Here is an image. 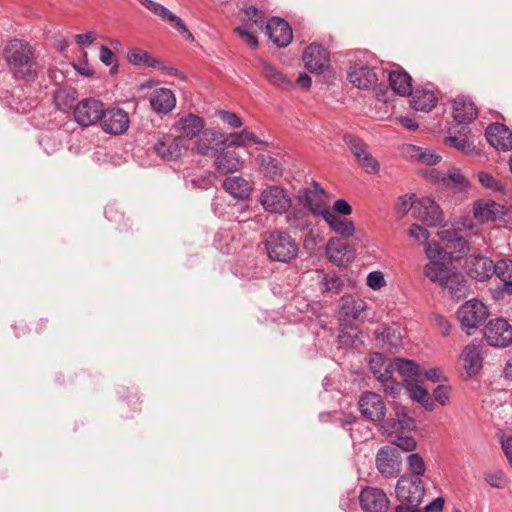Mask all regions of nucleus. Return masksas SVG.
I'll use <instances>...</instances> for the list:
<instances>
[{
	"instance_id": "obj_1",
	"label": "nucleus",
	"mask_w": 512,
	"mask_h": 512,
	"mask_svg": "<svg viewBox=\"0 0 512 512\" xmlns=\"http://www.w3.org/2000/svg\"><path fill=\"white\" fill-rule=\"evenodd\" d=\"M3 57L12 78L16 81L34 82L43 70L35 48L23 39L8 40L3 47Z\"/></svg>"
},
{
	"instance_id": "obj_2",
	"label": "nucleus",
	"mask_w": 512,
	"mask_h": 512,
	"mask_svg": "<svg viewBox=\"0 0 512 512\" xmlns=\"http://www.w3.org/2000/svg\"><path fill=\"white\" fill-rule=\"evenodd\" d=\"M453 259L430 258L424 267V274L432 283L446 289L452 299L459 300L467 296L469 288L467 279L454 266Z\"/></svg>"
},
{
	"instance_id": "obj_3",
	"label": "nucleus",
	"mask_w": 512,
	"mask_h": 512,
	"mask_svg": "<svg viewBox=\"0 0 512 512\" xmlns=\"http://www.w3.org/2000/svg\"><path fill=\"white\" fill-rule=\"evenodd\" d=\"M396 497L402 503L395 512H423L419 506L425 495V485L421 478L402 475L395 487Z\"/></svg>"
},
{
	"instance_id": "obj_4",
	"label": "nucleus",
	"mask_w": 512,
	"mask_h": 512,
	"mask_svg": "<svg viewBox=\"0 0 512 512\" xmlns=\"http://www.w3.org/2000/svg\"><path fill=\"white\" fill-rule=\"evenodd\" d=\"M489 316V310L486 305L477 299L468 300L457 310V318L460 322L461 329L467 334L472 332L484 324Z\"/></svg>"
},
{
	"instance_id": "obj_5",
	"label": "nucleus",
	"mask_w": 512,
	"mask_h": 512,
	"mask_svg": "<svg viewBox=\"0 0 512 512\" xmlns=\"http://www.w3.org/2000/svg\"><path fill=\"white\" fill-rule=\"evenodd\" d=\"M263 243L267 256H298V244L286 231H273Z\"/></svg>"
},
{
	"instance_id": "obj_6",
	"label": "nucleus",
	"mask_w": 512,
	"mask_h": 512,
	"mask_svg": "<svg viewBox=\"0 0 512 512\" xmlns=\"http://www.w3.org/2000/svg\"><path fill=\"white\" fill-rule=\"evenodd\" d=\"M484 337L489 346L506 348L512 344V325L502 317L491 319L484 328Z\"/></svg>"
},
{
	"instance_id": "obj_7",
	"label": "nucleus",
	"mask_w": 512,
	"mask_h": 512,
	"mask_svg": "<svg viewBox=\"0 0 512 512\" xmlns=\"http://www.w3.org/2000/svg\"><path fill=\"white\" fill-rule=\"evenodd\" d=\"M259 201L265 211L274 214L285 213L291 207V198L287 191L276 185L263 189Z\"/></svg>"
},
{
	"instance_id": "obj_8",
	"label": "nucleus",
	"mask_w": 512,
	"mask_h": 512,
	"mask_svg": "<svg viewBox=\"0 0 512 512\" xmlns=\"http://www.w3.org/2000/svg\"><path fill=\"white\" fill-rule=\"evenodd\" d=\"M378 472L385 478H395L401 471L402 458L397 448L392 446L381 447L375 457Z\"/></svg>"
},
{
	"instance_id": "obj_9",
	"label": "nucleus",
	"mask_w": 512,
	"mask_h": 512,
	"mask_svg": "<svg viewBox=\"0 0 512 512\" xmlns=\"http://www.w3.org/2000/svg\"><path fill=\"white\" fill-rule=\"evenodd\" d=\"M103 103L100 100L86 98L74 107V120L81 127H89L100 122L103 112Z\"/></svg>"
},
{
	"instance_id": "obj_10",
	"label": "nucleus",
	"mask_w": 512,
	"mask_h": 512,
	"mask_svg": "<svg viewBox=\"0 0 512 512\" xmlns=\"http://www.w3.org/2000/svg\"><path fill=\"white\" fill-rule=\"evenodd\" d=\"M156 154L165 160H177L186 150L185 139L172 134H159L154 144Z\"/></svg>"
},
{
	"instance_id": "obj_11",
	"label": "nucleus",
	"mask_w": 512,
	"mask_h": 512,
	"mask_svg": "<svg viewBox=\"0 0 512 512\" xmlns=\"http://www.w3.org/2000/svg\"><path fill=\"white\" fill-rule=\"evenodd\" d=\"M414 215L417 220L429 227H437L444 222L441 207L430 197H422L417 200Z\"/></svg>"
},
{
	"instance_id": "obj_12",
	"label": "nucleus",
	"mask_w": 512,
	"mask_h": 512,
	"mask_svg": "<svg viewBox=\"0 0 512 512\" xmlns=\"http://www.w3.org/2000/svg\"><path fill=\"white\" fill-rule=\"evenodd\" d=\"M99 123L105 133L121 135L128 130L130 120L127 112L123 109L110 108L103 110Z\"/></svg>"
},
{
	"instance_id": "obj_13",
	"label": "nucleus",
	"mask_w": 512,
	"mask_h": 512,
	"mask_svg": "<svg viewBox=\"0 0 512 512\" xmlns=\"http://www.w3.org/2000/svg\"><path fill=\"white\" fill-rule=\"evenodd\" d=\"M140 3L163 21L170 23L186 40L194 41L193 34L187 28L185 22L162 4L153 0H139Z\"/></svg>"
},
{
	"instance_id": "obj_14",
	"label": "nucleus",
	"mask_w": 512,
	"mask_h": 512,
	"mask_svg": "<svg viewBox=\"0 0 512 512\" xmlns=\"http://www.w3.org/2000/svg\"><path fill=\"white\" fill-rule=\"evenodd\" d=\"M362 416L370 421H381L385 417L386 407L382 397L374 392H364L359 399Z\"/></svg>"
},
{
	"instance_id": "obj_15",
	"label": "nucleus",
	"mask_w": 512,
	"mask_h": 512,
	"mask_svg": "<svg viewBox=\"0 0 512 512\" xmlns=\"http://www.w3.org/2000/svg\"><path fill=\"white\" fill-rule=\"evenodd\" d=\"M229 146L221 145L216 148L214 167L220 174L226 175L239 171L244 163L242 157L234 150H229Z\"/></svg>"
},
{
	"instance_id": "obj_16",
	"label": "nucleus",
	"mask_w": 512,
	"mask_h": 512,
	"mask_svg": "<svg viewBox=\"0 0 512 512\" xmlns=\"http://www.w3.org/2000/svg\"><path fill=\"white\" fill-rule=\"evenodd\" d=\"M305 67L312 73L321 74L329 65L328 51L319 44L312 43L304 50L302 56Z\"/></svg>"
},
{
	"instance_id": "obj_17",
	"label": "nucleus",
	"mask_w": 512,
	"mask_h": 512,
	"mask_svg": "<svg viewBox=\"0 0 512 512\" xmlns=\"http://www.w3.org/2000/svg\"><path fill=\"white\" fill-rule=\"evenodd\" d=\"M359 501L365 512H386L389 508L387 495L378 488H364L360 493Z\"/></svg>"
},
{
	"instance_id": "obj_18",
	"label": "nucleus",
	"mask_w": 512,
	"mask_h": 512,
	"mask_svg": "<svg viewBox=\"0 0 512 512\" xmlns=\"http://www.w3.org/2000/svg\"><path fill=\"white\" fill-rule=\"evenodd\" d=\"M266 34L279 48L287 47L293 39V33L289 23L278 17H273L268 21Z\"/></svg>"
},
{
	"instance_id": "obj_19",
	"label": "nucleus",
	"mask_w": 512,
	"mask_h": 512,
	"mask_svg": "<svg viewBox=\"0 0 512 512\" xmlns=\"http://www.w3.org/2000/svg\"><path fill=\"white\" fill-rule=\"evenodd\" d=\"M485 137L488 143L500 151L512 149V131L502 123H492L485 129Z\"/></svg>"
},
{
	"instance_id": "obj_20",
	"label": "nucleus",
	"mask_w": 512,
	"mask_h": 512,
	"mask_svg": "<svg viewBox=\"0 0 512 512\" xmlns=\"http://www.w3.org/2000/svg\"><path fill=\"white\" fill-rule=\"evenodd\" d=\"M314 190L305 188L301 191V199L304 206L315 216L326 215V212L331 210L324 203L325 190L320 185L313 181Z\"/></svg>"
},
{
	"instance_id": "obj_21",
	"label": "nucleus",
	"mask_w": 512,
	"mask_h": 512,
	"mask_svg": "<svg viewBox=\"0 0 512 512\" xmlns=\"http://www.w3.org/2000/svg\"><path fill=\"white\" fill-rule=\"evenodd\" d=\"M477 114V108L471 99L461 96L454 100L453 117L462 126V130H467L468 125L475 120Z\"/></svg>"
},
{
	"instance_id": "obj_22",
	"label": "nucleus",
	"mask_w": 512,
	"mask_h": 512,
	"mask_svg": "<svg viewBox=\"0 0 512 512\" xmlns=\"http://www.w3.org/2000/svg\"><path fill=\"white\" fill-rule=\"evenodd\" d=\"M348 79L359 89H370L374 87L378 81L377 75L372 68L357 63L350 66Z\"/></svg>"
},
{
	"instance_id": "obj_23",
	"label": "nucleus",
	"mask_w": 512,
	"mask_h": 512,
	"mask_svg": "<svg viewBox=\"0 0 512 512\" xmlns=\"http://www.w3.org/2000/svg\"><path fill=\"white\" fill-rule=\"evenodd\" d=\"M149 102L155 113L166 115L175 107L176 98L170 89L157 88L151 93Z\"/></svg>"
},
{
	"instance_id": "obj_24",
	"label": "nucleus",
	"mask_w": 512,
	"mask_h": 512,
	"mask_svg": "<svg viewBox=\"0 0 512 512\" xmlns=\"http://www.w3.org/2000/svg\"><path fill=\"white\" fill-rule=\"evenodd\" d=\"M436 183L451 189L454 192H464L469 189V181L463 176L459 168L453 167L447 174L436 173L432 175Z\"/></svg>"
},
{
	"instance_id": "obj_25",
	"label": "nucleus",
	"mask_w": 512,
	"mask_h": 512,
	"mask_svg": "<svg viewBox=\"0 0 512 512\" xmlns=\"http://www.w3.org/2000/svg\"><path fill=\"white\" fill-rule=\"evenodd\" d=\"M195 144V150L198 154L202 156H215L216 148L221 147V140L223 139V134L213 131L211 129H206L199 136Z\"/></svg>"
},
{
	"instance_id": "obj_26",
	"label": "nucleus",
	"mask_w": 512,
	"mask_h": 512,
	"mask_svg": "<svg viewBox=\"0 0 512 512\" xmlns=\"http://www.w3.org/2000/svg\"><path fill=\"white\" fill-rule=\"evenodd\" d=\"M468 274L477 281H486L495 275L496 263L492 258H471Z\"/></svg>"
},
{
	"instance_id": "obj_27",
	"label": "nucleus",
	"mask_w": 512,
	"mask_h": 512,
	"mask_svg": "<svg viewBox=\"0 0 512 512\" xmlns=\"http://www.w3.org/2000/svg\"><path fill=\"white\" fill-rule=\"evenodd\" d=\"M437 236L446 249H451L457 253H467L469 251L468 242L462 236L460 230L443 229L437 232Z\"/></svg>"
},
{
	"instance_id": "obj_28",
	"label": "nucleus",
	"mask_w": 512,
	"mask_h": 512,
	"mask_svg": "<svg viewBox=\"0 0 512 512\" xmlns=\"http://www.w3.org/2000/svg\"><path fill=\"white\" fill-rule=\"evenodd\" d=\"M402 152L406 157L429 166L437 165L441 161V156L433 150L413 144L404 145Z\"/></svg>"
},
{
	"instance_id": "obj_29",
	"label": "nucleus",
	"mask_w": 512,
	"mask_h": 512,
	"mask_svg": "<svg viewBox=\"0 0 512 512\" xmlns=\"http://www.w3.org/2000/svg\"><path fill=\"white\" fill-rule=\"evenodd\" d=\"M178 129L182 132L183 136L189 139H193L195 137H198L203 131L205 127V121L203 118L193 114L189 113L187 115H184L180 117L178 120Z\"/></svg>"
},
{
	"instance_id": "obj_30",
	"label": "nucleus",
	"mask_w": 512,
	"mask_h": 512,
	"mask_svg": "<svg viewBox=\"0 0 512 512\" xmlns=\"http://www.w3.org/2000/svg\"><path fill=\"white\" fill-rule=\"evenodd\" d=\"M461 358L464 368L469 376L476 375L482 369L483 358L480 354V346L471 343L464 347Z\"/></svg>"
},
{
	"instance_id": "obj_31",
	"label": "nucleus",
	"mask_w": 512,
	"mask_h": 512,
	"mask_svg": "<svg viewBox=\"0 0 512 512\" xmlns=\"http://www.w3.org/2000/svg\"><path fill=\"white\" fill-rule=\"evenodd\" d=\"M409 97L412 108L417 111L428 112L432 110L437 103V97L434 92L429 89L416 88L411 92Z\"/></svg>"
},
{
	"instance_id": "obj_32",
	"label": "nucleus",
	"mask_w": 512,
	"mask_h": 512,
	"mask_svg": "<svg viewBox=\"0 0 512 512\" xmlns=\"http://www.w3.org/2000/svg\"><path fill=\"white\" fill-rule=\"evenodd\" d=\"M391 89L400 96H409L412 89V77L403 69L393 70L388 76Z\"/></svg>"
},
{
	"instance_id": "obj_33",
	"label": "nucleus",
	"mask_w": 512,
	"mask_h": 512,
	"mask_svg": "<svg viewBox=\"0 0 512 512\" xmlns=\"http://www.w3.org/2000/svg\"><path fill=\"white\" fill-rule=\"evenodd\" d=\"M248 143H254V144H261V145H268L267 141L261 140L257 137V135L253 132H250L246 129L240 131V132H234L230 133L227 136L223 135V139L221 140L220 144L224 146H237V147H244Z\"/></svg>"
},
{
	"instance_id": "obj_34",
	"label": "nucleus",
	"mask_w": 512,
	"mask_h": 512,
	"mask_svg": "<svg viewBox=\"0 0 512 512\" xmlns=\"http://www.w3.org/2000/svg\"><path fill=\"white\" fill-rule=\"evenodd\" d=\"M77 98L78 92L73 87H61L53 93V102L56 108L62 112L74 111Z\"/></svg>"
},
{
	"instance_id": "obj_35",
	"label": "nucleus",
	"mask_w": 512,
	"mask_h": 512,
	"mask_svg": "<svg viewBox=\"0 0 512 512\" xmlns=\"http://www.w3.org/2000/svg\"><path fill=\"white\" fill-rule=\"evenodd\" d=\"M375 335L378 343L387 351H392L402 346V337L397 329L382 326L375 331Z\"/></svg>"
},
{
	"instance_id": "obj_36",
	"label": "nucleus",
	"mask_w": 512,
	"mask_h": 512,
	"mask_svg": "<svg viewBox=\"0 0 512 512\" xmlns=\"http://www.w3.org/2000/svg\"><path fill=\"white\" fill-rule=\"evenodd\" d=\"M386 427L393 433H404L415 428V420L401 407L397 409L395 417L386 422Z\"/></svg>"
},
{
	"instance_id": "obj_37",
	"label": "nucleus",
	"mask_w": 512,
	"mask_h": 512,
	"mask_svg": "<svg viewBox=\"0 0 512 512\" xmlns=\"http://www.w3.org/2000/svg\"><path fill=\"white\" fill-rule=\"evenodd\" d=\"M495 275L503 284L500 291L512 295V259L500 258L496 262Z\"/></svg>"
},
{
	"instance_id": "obj_38",
	"label": "nucleus",
	"mask_w": 512,
	"mask_h": 512,
	"mask_svg": "<svg viewBox=\"0 0 512 512\" xmlns=\"http://www.w3.org/2000/svg\"><path fill=\"white\" fill-rule=\"evenodd\" d=\"M366 308V302L353 296H345L342 298L340 307V315L345 320H357Z\"/></svg>"
},
{
	"instance_id": "obj_39",
	"label": "nucleus",
	"mask_w": 512,
	"mask_h": 512,
	"mask_svg": "<svg viewBox=\"0 0 512 512\" xmlns=\"http://www.w3.org/2000/svg\"><path fill=\"white\" fill-rule=\"evenodd\" d=\"M455 133H459L460 136L457 135H450L446 136L444 138V144L448 147H452L457 149L458 151L466 154L471 155L475 152V146L472 142L469 141L467 135L470 133L469 128L467 127V130H462V127L460 130L454 131Z\"/></svg>"
},
{
	"instance_id": "obj_40",
	"label": "nucleus",
	"mask_w": 512,
	"mask_h": 512,
	"mask_svg": "<svg viewBox=\"0 0 512 512\" xmlns=\"http://www.w3.org/2000/svg\"><path fill=\"white\" fill-rule=\"evenodd\" d=\"M323 219L329 225V227L341 237H350L355 232V226L352 221L342 219L332 211L326 212V215H324Z\"/></svg>"
},
{
	"instance_id": "obj_41",
	"label": "nucleus",
	"mask_w": 512,
	"mask_h": 512,
	"mask_svg": "<svg viewBox=\"0 0 512 512\" xmlns=\"http://www.w3.org/2000/svg\"><path fill=\"white\" fill-rule=\"evenodd\" d=\"M224 189L236 199H246L249 197L251 187L242 177H227L223 182Z\"/></svg>"
},
{
	"instance_id": "obj_42",
	"label": "nucleus",
	"mask_w": 512,
	"mask_h": 512,
	"mask_svg": "<svg viewBox=\"0 0 512 512\" xmlns=\"http://www.w3.org/2000/svg\"><path fill=\"white\" fill-rule=\"evenodd\" d=\"M260 171L270 180L282 176L283 169L280 162L269 155H260L257 158Z\"/></svg>"
},
{
	"instance_id": "obj_43",
	"label": "nucleus",
	"mask_w": 512,
	"mask_h": 512,
	"mask_svg": "<svg viewBox=\"0 0 512 512\" xmlns=\"http://www.w3.org/2000/svg\"><path fill=\"white\" fill-rule=\"evenodd\" d=\"M499 207L500 206L494 201L485 203L477 202L473 207L474 217L482 223L494 221L498 216Z\"/></svg>"
},
{
	"instance_id": "obj_44",
	"label": "nucleus",
	"mask_w": 512,
	"mask_h": 512,
	"mask_svg": "<svg viewBox=\"0 0 512 512\" xmlns=\"http://www.w3.org/2000/svg\"><path fill=\"white\" fill-rule=\"evenodd\" d=\"M400 376L403 377L404 381H416L420 376V367L411 360L397 358L395 359L394 367Z\"/></svg>"
},
{
	"instance_id": "obj_45",
	"label": "nucleus",
	"mask_w": 512,
	"mask_h": 512,
	"mask_svg": "<svg viewBox=\"0 0 512 512\" xmlns=\"http://www.w3.org/2000/svg\"><path fill=\"white\" fill-rule=\"evenodd\" d=\"M262 70L266 79L273 85L287 90L293 88V83L270 63L263 61Z\"/></svg>"
},
{
	"instance_id": "obj_46",
	"label": "nucleus",
	"mask_w": 512,
	"mask_h": 512,
	"mask_svg": "<svg viewBox=\"0 0 512 512\" xmlns=\"http://www.w3.org/2000/svg\"><path fill=\"white\" fill-rule=\"evenodd\" d=\"M127 59L130 64L135 66L160 67L159 61L153 58L149 52L139 48L130 49L127 53Z\"/></svg>"
},
{
	"instance_id": "obj_47",
	"label": "nucleus",
	"mask_w": 512,
	"mask_h": 512,
	"mask_svg": "<svg viewBox=\"0 0 512 512\" xmlns=\"http://www.w3.org/2000/svg\"><path fill=\"white\" fill-rule=\"evenodd\" d=\"M343 141L355 157L356 161L369 152V147L365 141L355 134L345 133L343 135Z\"/></svg>"
},
{
	"instance_id": "obj_48",
	"label": "nucleus",
	"mask_w": 512,
	"mask_h": 512,
	"mask_svg": "<svg viewBox=\"0 0 512 512\" xmlns=\"http://www.w3.org/2000/svg\"><path fill=\"white\" fill-rule=\"evenodd\" d=\"M408 391L411 398L420 403L426 410L432 411L434 409V400L428 393L427 389L417 384H408Z\"/></svg>"
},
{
	"instance_id": "obj_49",
	"label": "nucleus",
	"mask_w": 512,
	"mask_h": 512,
	"mask_svg": "<svg viewBox=\"0 0 512 512\" xmlns=\"http://www.w3.org/2000/svg\"><path fill=\"white\" fill-rule=\"evenodd\" d=\"M390 367H392V364H388L385 371L382 373L377 369V365L374 364V361L370 362V368L376 379L383 384L386 391L395 393V390L398 388V384L392 378Z\"/></svg>"
},
{
	"instance_id": "obj_50",
	"label": "nucleus",
	"mask_w": 512,
	"mask_h": 512,
	"mask_svg": "<svg viewBox=\"0 0 512 512\" xmlns=\"http://www.w3.org/2000/svg\"><path fill=\"white\" fill-rule=\"evenodd\" d=\"M332 253L348 256L355 253V249L343 238H331L326 245V256Z\"/></svg>"
},
{
	"instance_id": "obj_51",
	"label": "nucleus",
	"mask_w": 512,
	"mask_h": 512,
	"mask_svg": "<svg viewBox=\"0 0 512 512\" xmlns=\"http://www.w3.org/2000/svg\"><path fill=\"white\" fill-rule=\"evenodd\" d=\"M105 216L110 222L118 224L117 228L120 232L128 231L131 228L129 219H126L124 214L113 205H109L105 208Z\"/></svg>"
},
{
	"instance_id": "obj_52",
	"label": "nucleus",
	"mask_w": 512,
	"mask_h": 512,
	"mask_svg": "<svg viewBox=\"0 0 512 512\" xmlns=\"http://www.w3.org/2000/svg\"><path fill=\"white\" fill-rule=\"evenodd\" d=\"M407 465L409 471L413 474L412 477L423 476L426 471L424 459L419 453H412L407 457Z\"/></svg>"
},
{
	"instance_id": "obj_53",
	"label": "nucleus",
	"mask_w": 512,
	"mask_h": 512,
	"mask_svg": "<svg viewBox=\"0 0 512 512\" xmlns=\"http://www.w3.org/2000/svg\"><path fill=\"white\" fill-rule=\"evenodd\" d=\"M357 163L368 174L376 175L380 172V163L370 152L357 160Z\"/></svg>"
},
{
	"instance_id": "obj_54",
	"label": "nucleus",
	"mask_w": 512,
	"mask_h": 512,
	"mask_svg": "<svg viewBox=\"0 0 512 512\" xmlns=\"http://www.w3.org/2000/svg\"><path fill=\"white\" fill-rule=\"evenodd\" d=\"M415 194H406L398 197L396 212L400 217L405 216L411 209L415 210L417 200Z\"/></svg>"
},
{
	"instance_id": "obj_55",
	"label": "nucleus",
	"mask_w": 512,
	"mask_h": 512,
	"mask_svg": "<svg viewBox=\"0 0 512 512\" xmlns=\"http://www.w3.org/2000/svg\"><path fill=\"white\" fill-rule=\"evenodd\" d=\"M393 444L395 448L401 449L404 452H412L416 449L417 443L412 436L404 435V433H395Z\"/></svg>"
},
{
	"instance_id": "obj_56",
	"label": "nucleus",
	"mask_w": 512,
	"mask_h": 512,
	"mask_svg": "<svg viewBox=\"0 0 512 512\" xmlns=\"http://www.w3.org/2000/svg\"><path fill=\"white\" fill-rule=\"evenodd\" d=\"M478 179H479V182L485 187V188H488V189H491L493 191H496V192H502L504 191V186L503 184L498 180L496 179L491 173L489 172H480L478 174Z\"/></svg>"
},
{
	"instance_id": "obj_57",
	"label": "nucleus",
	"mask_w": 512,
	"mask_h": 512,
	"mask_svg": "<svg viewBox=\"0 0 512 512\" xmlns=\"http://www.w3.org/2000/svg\"><path fill=\"white\" fill-rule=\"evenodd\" d=\"M322 283L325 292H332L335 294L339 293L344 286L343 280L335 274H326Z\"/></svg>"
},
{
	"instance_id": "obj_58",
	"label": "nucleus",
	"mask_w": 512,
	"mask_h": 512,
	"mask_svg": "<svg viewBox=\"0 0 512 512\" xmlns=\"http://www.w3.org/2000/svg\"><path fill=\"white\" fill-rule=\"evenodd\" d=\"M99 57L102 63L107 66H112L111 73H116L118 71V61L116 55L110 48L102 45L100 48Z\"/></svg>"
},
{
	"instance_id": "obj_59",
	"label": "nucleus",
	"mask_w": 512,
	"mask_h": 512,
	"mask_svg": "<svg viewBox=\"0 0 512 512\" xmlns=\"http://www.w3.org/2000/svg\"><path fill=\"white\" fill-rule=\"evenodd\" d=\"M451 387L440 384L433 390V400L445 406L450 401Z\"/></svg>"
},
{
	"instance_id": "obj_60",
	"label": "nucleus",
	"mask_w": 512,
	"mask_h": 512,
	"mask_svg": "<svg viewBox=\"0 0 512 512\" xmlns=\"http://www.w3.org/2000/svg\"><path fill=\"white\" fill-rule=\"evenodd\" d=\"M408 234L410 237L415 238V240L419 243L426 244L428 238L430 237L429 231L419 224H412L408 230Z\"/></svg>"
},
{
	"instance_id": "obj_61",
	"label": "nucleus",
	"mask_w": 512,
	"mask_h": 512,
	"mask_svg": "<svg viewBox=\"0 0 512 512\" xmlns=\"http://www.w3.org/2000/svg\"><path fill=\"white\" fill-rule=\"evenodd\" d=\"M367 285L373 290L381 289L386 285L384 274L381 271H372L367 276Z\"/></svg>"
},
{
	"instance_id": "obj_62",
	"label": "nucleus",
	"mask_w": 512,
	"mask_h": 512,
	"mask_svg": "<svg viewBox=\"0 0 512 512\" xmlns=\"http://www.w3.org/2000/svg\"><path fill=\"white\" fill-rule=\"evenodd\" d=\"M218 115L220 119L231 128H239L243 124L241 118L231 111L221 110L218 112Z\"/></svg>"
},
{
	"instance_id": "obj_63",
	"label": "nucleus",
	"mask_w": 512,
	"mask_h": 512,
	"mask_svg": "<svg viewBox=\"0 0 512 512\" xmlns=\"http://www.w3.org/2000/svg\"><path fill=\"white\" fill-rule=\"evenodd\" d=\"M434 322L443 337H447L451 331V325L449 321L442 315H434Z\"/></svg>"
},
{
	"instance_id": "obj_64",
	"label": "nucleus",
	"mask_w": 512,
	"mask_h": 512,
	"mask_svg": "<svg viewBox=\"0 0 512 512\" xmlns=\"http://www.w3.org/2000/svg\"><path fill=\"white\" fill-rule=\"evenodd\" d=\"M334 214H339L341 216H348L352 213L351 205L344 199H338L333 204Z\"/></svg>"
}]
</instances>
